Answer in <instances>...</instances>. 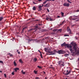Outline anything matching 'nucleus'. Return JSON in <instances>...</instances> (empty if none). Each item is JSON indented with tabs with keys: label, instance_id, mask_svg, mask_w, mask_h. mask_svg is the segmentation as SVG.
I'll return each mask as SVG.
<instances>
[{
	"label": "nucleus",
	"instance_id": "obj_1",
	"mask_svg": "<svg viewBox=\"0 0 79 79\" xmlns=\"http://www.w3.org/2000/svg\"><path fill=\"white\" fill-rule=\"evenodd\" d=\"M68 48H69V50L71 53H76V52H75V50L73 48H72V46L69 45V47H68Z\"/></svg>",
	"mask_w": 79,
	"mask_h": 79
},
{
	"label": "nucleus",
	"instance_id": "obj_2",
	"mask_svg": "<svg viewBox=\"0 0 79 79\" xmlns=\"http://www.w3.org/2000/svg\"><path fill=\"white\" fill-rule=\"evenodd\" d=\"M44 51L46 52H47L48 53H50V52H51V49L50 48H44Z\"/></svg>",
	"mask_w": 79,
	"mask_h": 79
},
{
	"label": "nucleus",
	"instance_id": "obj_3",
	"mask_svg": "<svg viewBox=\"0 0 79 79\" xmlns=\"http://www.w3.org/2000/svg\"><path fill=\"white\" fill-rule=\"evenodd\" d=\"M69 44H66L65 42H64L63 44H61V47H69Z\"/></svg>",
	"mask_w": 79,
	"mask_h": 79
},
{
	"label": "nucleus",
	"instance_id": "obj_4",
	"mask_svg": "<svg viewBox=\"0 0 79 79\" xmlns=\"http://www.w3.org/2000/svg\"><path fill=\"white\" fill-rule=\"evenodd\" d=\"M73 48L75 50V52H76V46L77 44H76V43H74L73 44Z\"/></svg>",
	"mask_w": 79,
	"mask_h": 79
},
{
	"label": "nucleus",
	"instance_id": "obj_5",
	"mask_svg": "<svg viewBox=\"0 0 79 79\" xmlns=\"http://www.w3.org/2000/svg\"><path fill=\"white\" fill-rule=\"evenodd\" d=\"M58 53L59 54H63L65 53V51L63 50H60L58 52Z\"/></svg>",
	"mask_w": 79,
	"mask_h": 79
},
{
	"label": "nucleus",
	"instance_id": "obj_6",
	"mask_svg": "<svg viewBox=\"0 0 79 79\" xmlns=\"http://www.w3.org/2000/svg\"><path fill=\"white\" fill-rule=\"evenodd\" d=\"M67 31L69 32V34H71V29L69 27H67Z\"/></svg>",
	"mask_w": 79,
	"mask_h": 79
},
{
	"label": "nucleus",
	"instance_id": "obj_7",
	"mask_svg": "<svg viewBox=\"0 0 79 79\" xmlns=\"http://www.w3.org/2000/svg\"><path fill=\"white\" fill-rule=\"evenodd\" d=\"M64 6H67L68 7L69 6V3H64L63 4Z\"/></svg>",
	"mask_w": 79,
	"mask_h": 79
},
{
	"label": "nucleus",
	"instance_id": "obj_8",
	"mask_svg": "<svg viewBox=\"0 0 79 79\" xmlns=\"http://www.w3.org/2000/svg\"><path fill=\"white\" fill-rule=\"evenodd\" d=\"M49 53H51L49 54V55H55V53L52 51H50Z\"/></svg>",
	"mask_w": 79,
	"mask_h": 79
},
{
	"label": "nucleus",
	"instance_id": "obj_9",
	"mask_svg": "<svg viewBox=\"0 0 79 79\" xmlns=\"http://www.w3.org/2000/svg\"><path fill=\"white\" fill-rule=\"evenodd\" d=\"M44 7H46V8H49L50 6V4L48 3L46 4V5H45L44 6Z\"/></svg>",
	"mask_w": 79,
	"mask_h": 79
},
{
	"label": "nucleus",
	"instance_id": "obj_10",
	"mask_svg": "<svg viewBox=\"0 0 79 79\" xmlns=\"http://www.w3.org/2000/svg\"><path fill=\"white\" fill-rule=\"evenodd\" d=\"M71 71H69L68 73H65L64 74H65V75H68L69 74H70V73H71Z\"/></svg>",
	"mask_w": 79,
	"mask_h": 79
},
{
	"label": "nucleus",
	"instance_id": "obj_11",
	"mask_svg": "<svg viewBox=\"0 0 79 79\" xmlns=\"http://www.w3.org/2000/svg\"><path fill=\"white\" fill-rule=\"evenodd\" d=\"M8 55H9L10 56H11V57L13 56V55L12 54H11V53H8Z\"/></svg>",
	"mask_w": 79,
	"mask_h": 79
},
{
	"label": "nucleus",
	"instance_id": "obj_12",
	"mask_svg": "<svg viewBox=\"0 0 79 79\" xmlns=\"http://www.w3.org/2000/svg\"><path fill=\"white\" fill-rule=\"evenodd\" d=\"M2 19H3V17L2 16L0 17V22L1 21Z\"/></svg>",
	"mask_w": 79,
	"mask_h": 79
},
{
	"label": "nucleus",
	"instance_id": "obj_13",
	"mask_svg": "<svg viewBox=\"0 0 79 79\" xmlns=\"http://www.w3.org/2000/svg\"><path fill=\"white\" fill-rule=\"evenodd\" d=\"M15 72H17V70H19V68H16L15 69Z\"/></svg>",
	"mask_w": 79,
	"mask_h": 79
},
{
	"label": "nucleus",
	"instance_id": "obj_14",
	"mask_svg": "<svg viewBox=\"0 0 79 79\" xmlns=\"http://www.w3.org/2000/svg\"><path fill=\"white\" fill-rule=\"evenodd\" d=\"M19 61L20 63L23 64V61H22V60L21 59H19Z\"/></svg>",
	"mask_w": 79,
	"mask_h": 79
},
{
	"label": "nucleus",
	"instance_id": "obj_15",
	"mask_svg": "<svg viewBox=\"0 0 79 79\" xmlns=\"http://www.w3.org/2000/svg\"><path fill=\"white\" fill-rule=\"evenodd\" d=\"M32 9L33 10H34V11H35V10H36V7L34 6L33 7Z\"/></svg>",
	"mask_w": 79,
	"mask_h": 79
},
{
	"label": "nucleus",
	"instance_id": "obj_16",
	"mask_svg": "<svg viewBox=\"0 0 79 79\" xmlns=\"http://www.w3.org/2000/svg\"><path fill=\"white\" fill-rule=\"evenodd\" d=\"M42 6L40 5L39 6V9H42Z\"/></svg>",
	"mask_w": 79,
	"mask_h": 79
},
{
	"label": "nucleus",
	"instance_id": "obj_17",
	"mask_svg": "<svg viewBox=\"0 0 79 79\" xmlns=\"http://www.w3.org/2000/svg\"><path fill=\"white\" fill-rule=\"evenodd\" d=\"M64 23V21H63V22H62L59 25L60 26H61V25H62V24H63Z\"/></svg>",
	"mask_w": 79,
	"mask_h": 79
},
{
	"label": "nucleus",
	"instance_id": "obj_18",
	"mask_svg": "<svg viewBox=\"0 0 79 79\" xmlns=\"http://www.w3.org/2000/svg\"><path fill=\"white\" fill-rule=\"evenodd\" d=\"M14 63L15 66H16V65H17V64H16V62H15V60L14 61Z\"/></svg>",
	"mask_w": 79,
	"mask_h": 79
},
{
	"label": "nucleus",
	"instance_id": "obj_19",
	"mask_svg": "<svg viewBox=\"0 0 79 79\" xmlns=\"http://www.w3.org/2000/svg\"><path fill=\"white\" fill-rule=\"evenodd\" d=\"M37 68H38L39 69H42V67H41V66H38Z\"/></svg>",
	"mask_w": 79,
	"mask_h": 79
},
{
	"label": "nucleus",
	"instance_id": "obj_20",
	"mask_svg": "<svg viewBox=\"0 0 79 79\" xmlns=\"http://www.w3.org/2000/svg\"><path fill=\"white\" fill-rule=\"evenodd\" d=\"M48 0H46L44 2H43V4H45V3H47V2H48Z\"/></svg>",
	"mask_w": 79,
	"mask_h": 79
},
{
	"label": "nucleus",
	"instance_id": "obj_21",
	"mask_svg": "<svg viewBox=\"0 0 79 79\" xmlns=\"http://www.w3.org/2000/svg\"><path fill=\"white\" fill-rule=\"evenodd\" d=\"M37 58H35L34 59V61H35V62L37 61Z\"/></svg>",
	"mask_w": 79,
	"mask_h": 79
},
{
	"label": "nucleus",
	"instance_id": "obj_22",
	"mask_svg": "<svg viewBox=\"0 0 79 79\" xmlns=\"http://www.w3.org/2000/svg\"><path fill=\"white\" fill-rule=\"evenodd\" d=\"M50 68H51V69H52L53 70H55V68H54V67H50Z\"/></svg>",
	"mask_w": 79,
	"mask_h": 79
},
{
	"label": "nucleus",
	"instance_id": "obj_23",
	"mask_svg": "<svg viewBox=\"0 0 79 79\" xmlns=\"http://www.w3.org/2000/svg\"><path fill=\"white\" fill-rule=\"evenodd\" d=\"M34 73H35V74H37V71L36 70H34Z\"/></svg>",
	"mask_w": 79,
	"mask_h": 79
},
{
	"label": "nucleus",
	"instance_id": "obj_24",
	"mask_svg": "<svg viewBox=\"0 0 79 79\" xmlns=\"http://www.w3.org/2000/svg\"><path fill=\"white\" fill-rule=\"evenodd\" d=\"M61 31H62L61 29H59L58 30V31H60V32H61Z\"/></svg>",
	"mask_w": 79,
	"mask_h": 79
},
{
	"label": "nucleus",
	"instance_id": "obj_25",
	"mask_svg": "<svg viewBox=\"0 0 79 79\" xmlns=\"http://www.w3.org/2000/svg\"><path fill=\"white\" fill-rule=\"evenodd\" d=\"M35 29H38V26H36L35 27Z\"/></svg>",
	"mask_w": 79,
	"mask_h": 79
},
{
	"label": "nucleus",
	"instance_id": "obj_26",
	"mask_svg": "<svg viewBox=\"0 0 79 79\" xmlns=\"http://www.w3.org/2000/svg\"><path fill=\"white\" fill-rule=\"evenodd\" d=\"M67 2L69 3H71L72 2H71L70 1H69V0H67Z\"/></svg>",
	"mask_w": 79,
	"mask_h": 79
},
{
	"label": "nucleus",
	"instance_id": "obj_27",
	"mask_svg": "<svg viewBox=\"0 0 79 79\" xmlns=\"http://www.w3.org/2000/svg\"><path fill=\"white\" fill-rule=\"evenodd\" d=\"M61 16H63L64 15V13L63 12H61Z\"/></svg>",
	"mask_w": 79,
	"mask_h": 79
},
{
	"label": "nucleus",
	"instance_id": "obj_28",
	"mask_svg": "<svg viewBox=\"0 0 79 79\" xmlns=\"http://www.w3.org/2000/svg\"><path fill=\"white\" fill-rule=\"evenodd\" d=\"M15 72H13L11 74H12V75H15Z\"/></svg>",
	"mask_w": 79,
	"mask_h": 79
},
{
	"label": "nucleus",
	"instance_id": "obj_29",
	"mask_svg": "<svg viewBox=\"0 0 79 79\" xmlns=\"http://www.w3.org/2000/svg\"><path fill=\"white\" fill-rule=\"evenodd\" d=\"M52 31L54 32H56V29H53L52 30Z\"/></svg>",
	"mask_w": 79,
	"mask_h": 79
},
{
	"label": "nucleus",
	"instance_id": "obj_30",
	"mask_svg": "<svg viewBox=\"0 0 79 79\" xmlns=\"http://www.w3.org/2000/svg\"><path fill=\"white\" fill-rule=\"evenodd\" d=\"M64 36H68L69 37V35H64Z\"/></svg>",
	"mask_w": 79,
	"mask_h": 79
},
{
	"label": "nucleus",
	"instance_id": "obj_31",
	"mask_svg": "<svg viewBox=\"0 0 79 79\" xmlns=\"http://www.w3.org/2000/svg\"><path fill=\"white\" fill-rule=\"evenodd\" d=\"M77 54H79V51H77Z\"/></svg>",
	"mask_w": 79,
	"mask_h": 79
},
{
	"label": "nucleus",
	"instance_id": "obj_32",
	"mask_svg": "<svg viewBox=\"0 0 79 79\" xmlns=\"http://www.w3.org/2000/svg\"><path fill=\"white\" fill-rule=\"evenodd\" d=\"M48 1H52V2H54L55 0H47Z\"/></svg>",
	"mask_w": 79,
	"mask_h": 79
},
{
	"label": "nucleus",
	"instance_id": "obj_33",
	"mask_svg": "<svg viewBox=\"0 0 79 79\" xmlns=\"http://www.w3.org/2000/svg\"><path fill=\"white\" fill-rule=\"evenodd\" d=\"M74 26H76V24L72 25L71 26V27H73Z\"/></svg>",
	"mask_w": 79,
	"mask_h": 79
},
{
	"label": "nucleus",
	"instance_id": "obj_34",
	"mask_svg": "<svg viewBox=\"0 0 79 79\" xmlns=\"http://www.w3.org/2000/svg\"><path fill=\"white\" fill-rule=\"evenodd\" d=\"M61 61H60L59 62V64H61Z\"/></svg>",
	"mask_w": 79,
	"mask_h": 79
},
{
	"label": "nucleus",
	"instance_id": "obj_35",
	"mask_svg": "<svg viewBox=\"0 0 79 79\" xmlns=\"http://www.w3.org/2000/svg\"><path fill=\"white\" fill-rule=\"evenodd\" d=\"M0 63H3V62L2 61H0Z\"/></svg>",
	"mask_w": 79,
	"mask_h": 79
},
{
	"label": "nucleus",
	"instance_id": "obj_36",
	"mask_svg": "<svg viewBox=\"0 0 79 79\" xmlns=\"http://www.w3.org/2000/svg\"><path fill=\"white\" fill-rule=\"evenodd\" d=\"M23 73V74H26V72H23V73Z\"/></svg>",
	"mask_w": 79,
	"mask_h": 79
},
{
	"label": "nucleus",
	"instance_id": "obj_37",
	"mask_svg": "<svg viewBox=\"0 0 79 79\" xmlns=\"http://www.w3.org/2000/svg\"><path fill=\"white\" fill-rule=\"evenodd\" d=\"M72 19V20H76V19H74V18H72V19Z\"/></svg>",
	"mask_w": 79,
	"mask_h": 79
},
{
	"label": "nucleus",
	"instance_id": "obj_38",
	"mask_svg": "<svg viewBox=\"0 0 79 79\" xmlns=\"http://www.w3.org/2000/svg\"><path fill=\"white\" fill-rule=\"evenodd\" d=\"M46 19L47 20V21H48V19H49V18H48V17H46Z\"/></svg>",
	"mask_w": 79,
	"mask_h": 79
},
{
	"label": "nucleus",
	"instance_id": "obj_39",
	"mask_svg": "<svg viewBox=\"0 0 79 79\" xmlns=\"http://www.w3.org/2000/svg\"><path fill=\"white\" fill-rule=\"evenodd\" d=\"M46 10H47V11H48V12H49V10H48V9L47 8V9Z\"/></svg>",
	"mask_w": 79,
	"mask_h": 79
},
{
	"label": "nucleus",
	"instance_id": "obj_40",
	"mask_svg": "<svg viewBox=\"0 0 79 79\" xmlns=\"http://www.w3.org/2000/svg\"><path fill=\"white\" fill-rule=\"evenodd\" d=\"M54 53H56V51L55 50H54Z\"/></svg>",
	"mask_w": 79,
	"mask_h": 79
},
{
	"label": "nucleus",
	"instance_id": "obj_41",
	"mask_svg": "<svg viewBox=\"0 0 79 79\" xmlns=\"http://www.w3.org/2000/svg\"><path fill=\"white\" fill-rule=\"evenodd\" d=\"M41 10H42V9H39V10H38V11H41Z\"/></svg>",
	"mask_w": 79,
	"mask_h": 79
},
{
	"label": "nucleus",
	"instance_id": "obj_42",
	"mask_svg": "<svg viewBox=\"0 0 79 79\" xmlns=\"http://www.w3.org/2000/svg\"><path fill=\"white\" fill-rule=\"evenodd\" d=\"M42 31H43V32L45 31H46V30H42Z\"/></svg>",
	"mask_w": 79,
	"mask_h": 79
},
{
	"label": "nucleus",
	"instance_id": "obj_43",
	"mask_svg": "<svg viewBox=\"0 0 79 79\" xmlns=\"http://www.w3.org/2000/svg\"><path fill=\"white\" fill-rule=\"evenodd\" d=\"M4 76L5 77H6V74H4Z\"/></svg>",
	"mask_w": 79,
	"mask_h": 79
},
{
	"label": "nucleus",
	"instance_id": "obj_44",
	"mask_svg": "<svg viewBox=\"0 0 79 79\" xmlns=\"http://www.w3.org/2000/svg\"><path fill=\"white\" fill-rule=\"evenodd\" d=\"M65 55H66L67 56H69V54H65Z\"/></svg>",
	"mask_w": 79,
	"mask_h": 79
},
{
	"label": "nucleus",
	"instance_id": "obj_45",
	"mask_svg": "<svg viewBox=\"0 0 79 79\" xmlns=\"http://www.w3.org/2000/svg\"><path fill=\"white\" fill-rule=\"evenodd\" d=\"M49 19H50V21H52V19L51 18H49Z\"/></svg>",
	"mask_w": 79,
	"mask_h": 79
},
{
	"label": "nucleus",
	"instance_id": "obj_46",
	"mask_svg": "<svg viewBox=\"0 0 79 79\" xmlns=\"http://www.w3.org/2000/svg\"><path fill=\"white\" fill-rule=\"evenodd\" d=\"M33 3H34V4H37V3H35V2H33Z\"/></svg>",
	"mask_w": 79,
	"mask_h": 79
},
{
	"label": "nucleus",
	"instance_id": "obj_47",
	"mask_svg": "<svg viewBox=\"0 0 79 79\" xmlns=\"http://www.w3.org/2000/svg\"><path fill=\"white\" fill-rule=\"evenodd\" d=\"M79 9L77 10V12H79Z\"/></svg>",
	"mask_w": 79,
	"mask_h": 79
},
{
	"label": "nucleus",
	"instance_id": "obj_48",
	"mask_svg": "<svg viewBox=\"0 0 79 79\" xmlns=\"http://www.w3.org/2000/svg\"><path fill=\"white\" fill-rule=\"evenodd\" d=\"M40 55L41 56H42V53H40Z\"/></svg>",
	"mask_w": 79,
	"mask_h": 79
},
{
	"label": "nucleus",
	"instance_id": "obj_49",
	"mask_svg": "<svg viewBox=\"0 0 79 79\" xmlns=\"http://www.w3.org/2000/svg\"><path fill=\"white\" fill-rule=\"evenodd\" d=\"M35 21H39V20H35Z\"/></svg>",
	"mask_w": 79,
	"mask_h": 79
},
{
	"label": "nucleus",
	"instance_id": "obj_50",
	"mask_svg": "<svg viewBox=\"0 0 79 79\" xmlns=\"http://www.w3.org/2000/svg\"><path fill=\"white\" fill-rule=\"evenodd\" d=\"M32 29H30L29 31H32Z\"/></svg>",
	"mask_w": 79,
	"mask_h": 79
},
{
	"label": "nucleus",
	"instance_id": "obj_51",
	"mask_svg": "<svg viewBox=\"0 0 79 79\" xmlns=\"http://www.w3.org/2000/svg\"><path fill=\"white\" fill-rule=\"evenodd\" d=\"M31 40H28V42H29V41H31Z\"/></svg>",
	"mask_w": 79,
	"mask_h": 79
},
{
	"label": "nucleus",
	"instance_id": "obj_52",
	"mask_svg": "<svg viewBox=\"0 0 79 79\" xmlns=\"http://www.w3.org/2000/svg\"><path fill=\"white\" fill-rule=\"evenodd\" d=\"M35 79H39V77H36L35 78Z\"/></svg>",
	"mask_w": 79,
	"mask_h": 79
},
{
	"label": "nucleus",
	"instance_id": "obj_53",
	"mask_svg": "<svg viewBox=\"0 0 79 79\" xmlns=\"http://www.w3.org/2000/svg\"><path fill=\"white\" fill-rule=\"evenodd\" d=\"M42 0H38V1H39V2H41V1H42Z\"/></svg>",
	"mask_w": 79,
	"mask_h": 79
},
{
	"label": "nucleus",
	"instance_id": "obj_54",
	"mask_svg": "<svg viewBox=\"0 0 79 79\" xmlns=\"http://www.w3.org/2000/svg\"><path fill=\"white\" fill-rule=\"evenodd\" d=\"M76 22H77V21H79V19H78L77 20H76Z\"/></svg>",
	"mask_w": 79,
	"mask_h": 79
},
{
	"label": "nucleus",
	"instance_id": "obj_55",
	"mask_svg": "<svg viewBox=\"0 0 79 79\" xmlns=\"http://www.w3.org/2000/svg\"><path fill=\"white\" fill-rule=\"evenodd\" d=\"M18 53L19 54H20V52H18Z\"/></svg>",
	"mask_w": 79,
	"mask_h": 79
},
{
	"label": "nucleus",
	"instance_id": "obj_56",
	"mask_svg": "<svg viewBox=\"0 0 79 79\" xmlns=\"http://www.w3.org/2000/svg\"><path fill=\"white\" fill-rule=\"evenodd\" d=\"M38 25H39L40 26H41V25H42V24H39Z\"/></svg>",
	"mask_w": 79,
	"mask_h": 79
},
{
	"label": "nucleus",
	"instance_id": "obj_57",
	"mask_svg": "<svg viewBox=\"0 0 79 79\" xmlns=\"http://www.w3.org/2000/svg\"><path fill=\"white\" fill-rule=\"evenodd\" d=\"M23 70H22V72H21V73H23Z\"/></svg>",
	"mask_w": 79,
	"mask_h": 79
},
{
	"label": "nucleus",
	"instance_id": "obj_58",
	"mask_svg": "<svg viewBox=\"0 0 79 79\" xmlns=\"http://www.w3.org/2000/svg\"><path fill=\"white\" fill-rule=\"evenodd\" d=\"M70 18H73V16H70Z\"/></svg>",
	"mask_w": 79,
	"mask_h": 79
},
{
	"label": "nucleus",
	"instance_id": "obj_59",
	"mask_svg": "<svg viewBox=\"0 0 79 79\" xmlns=\"http://www.w3.org/2000/svg\"><path fill=\"white\" fill-rule=\"evenodd\" d=\"M57 17L58 18H60V16H57Z\"/></svg>",
	"mask_w": 79,
	"mask_h": 79
},
{
	"label": "nucleus",
	"instance_id": "obj_60",
	"mask_svg": "<svg viewBox=\"0 0 79 79\" xmlns=\"http://www.w3.org/2000/svg\"><path fill=\"white\" fill-rule=\"evenodd\" d=\"M0 73H2V71L0 70Z\"/></svg>",
	"mask_w": 79,
	"mask_h": 79
},
{
	"label": "nucleus",
	"instance_id": "obj_61",
	"mask_svg": "<svg viewBox=\"0 0 79 79\" xmlns=\"http://www.w3.org/2000/svg\"><path fill=\"white\" fill-rule=\"evenodd\" d=\"M24 28L25 29H26V28H27V27H24Z\"/></svg>",
	"mask_w": 79,
	"mask_h": 79
},
{
	"label": "nucleus",
	"instance_id": "obj_62",
	"mask_svg": "<svg viewBox=\"0 0 79 79\" xmlns=\"http://www.w3.org/2000/svg\"><path fill=\"white\" fill-rule=\"evenodd\" d=\"M44 73V74H45V72L44 71L43 72Z\"/></svg>",
	"mask_w": 79,
	"mask_h": 79
},
{
	"label": "nucleus",
	"instance_id": "obj_63",
	"mask_svg": "<svg viewBox=\"0 0 79 79\" xmlns=\"http://www.w3.org/2000/svg\"><path fill=\"white\" fill-rule=\"evenodd\" d=\"M24 29H25L24 28H23V30H24Z\"/></svg>",
	"mask_w": 79,
	"mask_h": 79
},
{
	"label": "nucleus",
	"instance_id": "obj_64",
	"mask_svg": "<svg viewBox=\"0 0 79 79\" xmlns=\"http://www.w3.org/2000/svg\"><path fill=\"white\" fill-rule=\"evenodd\" d=\"M45 79H47V77H45Z\"/></svg>",
	"mask_w": 79,
	"mask_h": 79
}]
</instances>
